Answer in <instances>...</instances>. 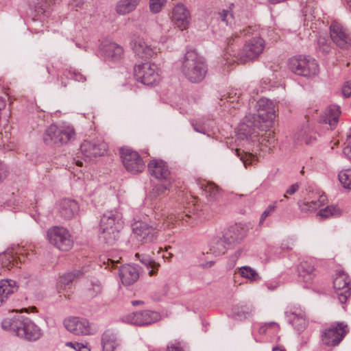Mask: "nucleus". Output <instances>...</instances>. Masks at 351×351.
I'll list each match as a JSON object with an SVG mask.
<instances>
[{
	"mask_svg": "<svg viewBox=\"0 0 351 351\" xmlns=\"http://www.w3.org/2000/svg\"><path fill=\"white\" fill-rule=\"evenodd\" d=\"M235 37L231 36L227 38L226 40V45L227 47L225 48L226 53L223 56L224 62L223 64H232V58H233L234 53V51L232 49L231 45H233Z\"/></svg>",
	"mask_w": 351,
	"mask_h": 351,
	"instance_id": "40",
	"label": "nucleus"
},
{
	"mask_svg": "<svg viewBox=\"0 0 351 351\" xmlns=\"http://www.w3.org/2000/svg\"><path fill=\"white\" fill-rule=\"evenodd\" d=\"M0 261L2 262L3 267H12L14 265V257L10 254V253H5L3 254H0Z\"/></svg>",
	"mask_w": 351,
	"mask_h": 351,
	"instance_id": "51",
	"label": "nucleus"
},
{
	"mask_svg": "<svg viewBox=\"0 0 351 351\" xmlns=\"http://www.w3.org/2000/svg\"><path fill=\"white\" fill-rule=\"evenodd\" d=\"M239 273L242 277L247 278L251 281H258L261 280V277L256 271L250 266L241 267L239 269Z\"/></svg>",
	"mask_w": 351,
	"mask_h": 351,
	"instance_id": "41",
	"label": "nucleus"
},
{
	"mask_svg": "<svg viewBox=\"0 0 351 351\" xmlns=\"http://www.w3.org/2000/svg\"><path fill=\"white\" fill-rule=\"evenodd\" d=\"M214 264H215V262L213 261H208V262H206L205 263L202 264V267L204 268H209V267H211Z\"/></svg>",
	"mask_w": 351,
	"mask_h": 351,
	"instance_id": "62",
	"label": "nucleus"
},
{
	"mask_svg": "<svg viewBox=\"0 0 351 351\" xmlns=\"http://www.w3.org/2000/svg\"><path fill=\"white\" fill-rule=\"evenodd\" d=\"M49 243L62 251H69L73 246L69 232L62 226H54L47 231Z\"/></svg>",
	"mask_w": 351,
	"mask_h": 351,
	"instance_id": "7",
	"label": "nucleus"
},
{
	"mask_svg": "<svg viewBox=\"0 0 351 351\" xmlns=\"http://www.w3.org/2000/svg\"><path fill=\"white\" fill-rule=\"evenodd\" d=\"M194 130L199 133H205V131L204 129H202L201 127H199L197 124H193Z\"/></svg>",
	"mask_w": 351,
	"mask_h": 351,
	"instance_id": "61",
	"label": "nucleus"
},
{
	"mask_svg": "<svg viewBox=\"0 0 351 351\" xmlns=\"http://www.w3.org/2000/svg\"><path fill=\"white\" fill-rule=\"evenodd\" d=\"M113 227L117 228V230L122 227V214L116 209L104 213L100 220V228Z\"/></svg>",
	"mask_w": 351,
	"mask_h": 351,
	"instance_id": "22",
	"label": "nucleus"
},
{
	"mask_svg": "<svg viewBox=\"0 0 351 351\" xmlns=\"http://www.w3.org/2000/svg\"><path fill=\"white\" fill-rule=\"evenodd\" d=\"M107 147V144L104 141H84L80 146V152L85 161H91L98 156H103L106 153Z\"/></svg>",
	"mask_w": 351,
	"mask_h": 351,
	"instance_id": "14",
	"label": "nucleus"
},
{
	"mask_svg": "<svg viewBox=\"0 0 351 351\" xmlns=\"http://www.w3.org/2000/svg\"><path fill=\"white\" fill-rule=\"evenodd\" d=\"M83 274L80 270H74L73 271L66 273L60 276L59 284L64 285V287H69V285L77 278L82 276Z\"/></svg>",
	"mask_w": 351,
	"mask_h": 351,
	"instance_id": "38",
	"label": "nucleus"
},
{
	"mask_svg": "<svg viewBox=\"0 0 351 351\" xmlns=\"http://www.w3.org/2000/svg\"><path fill=\"white\" fill-rule=\"evenodd\" d=\"M167 182V184H156L152 191L150 192V197L152 198H156L157 197L162 195L167 190H168L170 184V180Z\"/></svg>",
	"mask_w": 351,
	"mask_h": 351,
	"instance_id": "45",
	"label": "nucleus"
},
{
	"mask_svg": "<svg viewBox=\"0 0 351 351\" xmlns=\"http://www.w3.org/2000/svg\"><path fill=\"white\" fill-rule=\"evenodd\" d=\"M103 351H114L119 346L117 335L112 330H106L101 336Z\"/></svg>",
	"mask_w": 351,
	"mask_h": 351,
	"instance_id": "30",
	"label": "nucleus"
},
{
	"mask_svg": "<svg viewBox=\"0 0 351 351\" xmlns=\"http://www.w3.org/2000/svg\"><path fill=\"white\" fill-rule=\"evenodd\" d=\"M15 281L2 280L0 281V306L6 301L8 296L17 290Z\"/></svg>",
	"mask_w": 351,
	"mask_h": 351,
	"instance_id": "31",
	"label": "nucleus"
},
{
	"mask_svg": "<svg viewBox=\"0 0 351 351\" xmlns=\"http://www.w3.org/2000/svg\"><path fill=\"white\" fill-rule=\"evenodd\" d=\"M343 153L350 160H351V143H349V144L343 149Z\"/></svg>",
	"mask_w": 351,
	"mask_h": 351,
	"instance_id": "57",
	"label": "nucleus"
},
{
	"mask_svg": "<svg viewBox=\"0 0 351 351\" xmlns=\"http://www.w3.org/2000/svg\"><path fill=\"white\" fill-rule=\"evenodd\" d=\"M84 3V0H71V4L73 7L76 8H81Z\"/></svg>",
	"mask_w": 351,
	"mask_h": 351,
	"instance_id": "58",
	"label": "nucleus"
},
{
	"mask_svg": "<svg viewBox=\"0 0 351 351\" xmlns=\"http://www.w3.org/2000/svg\"><path fill=\"white\" fill-rule=\"evenodd\" d=\"M314 265L307 261H303L298 266V276L301 280L311 284L315 277Z\"/></svg>",
	"mask_w": 351,
	"mask_h": 351,
	"instance_id": "27",
	"label": "nucleus"
},
{
	"mask_svg": "<svg viewBox=\"0 0 351 351\" xmlns=\"http://www.w3.org/2000/svg\"><path fill=\"white\" fill-rule=\"evenodd\" d=\"M250 313V309L247 306L234 307L233 308V317L238 320H243Z\"/></svg>",
	"mask_w": 351,
	"mask_h": 351,
	"instance_id": "46",
	"label": "nucleus"
},
{
	"mask_svg": "<svg viewBox=\"0 0 351 351\" xmlns=\"http://www.w3.org/2000/svg\"><path fill=\"white\" fill-rule=\"evenodd\" d=\"M167 351H183V350L181 347L172 344L171 346H167Z\"/></svg>",
	"mask_w": 351,
	"mask_h": 351,
	"instance_id": "59",
	"label": "nucleus"
},
{
	"mask_svg": "<svg viewBox=\"0 0 351 351\" xmlns=\"http://www.w3.org/2000/svg\"><path fill=\"white\" fill-rule=\"evenodd\" d=\"M208 66L203 57L195 50H188L183 57L181 72L192 83H199L206 77Z\"/></svg>",
	"mask_w": 351,
	"mask_h": 351,
	"instance_id": "3",
	"label": "nucleus"
},
{
	"mask_svg": "<svg viewBox=\"0 0 351 351\" xmlns=\"http://www.w3.org/2000/svg\"><path fill=\"white\" fill-rule=\"evenodd\" d=\"M265 326L268 328V327H271V326H276L277 328L279 327L278 324L276 322H269V323H265Z\"/></svg>",
	"mask_w": 351,
	"mask_h": 351,
	"instance_id": "64",
	"label": "nucleus"
},
{
	"mask_svg": "<svg viewBox=\"0 0 351 351\" xmlns=\"http://www.w3.org/2000/svg\"><path fill=\"white\" fill-rule=\"evenodd\" d=\"M237 154L240 157L241 160L243 161V165L246 167L247 165L252 164V160L254 158V155L246 152H240L239 149L236 150Z\"/></svg>",
	"mask_w": 351,
	"mask_h": 351,
	"instance_id": "50",
	"label": "nucleus"
},
{
	"mask_svg": "<svg viewBox=\"0 0 351 351\" xmlns=\"http://www.w3.org/2000/svg\"><path fill=\"white\" fill-rule=\"evenodd\" d=\"M63 75H65L66 78H71L80 82H84L86 80V77L75 69L66 70Z\"/></svg>",
	"mask_w": 351,
	"mask_h": 351,
	"instance_id": "43",
	"label": "nucleus"
},
{
	"mask_svg": "<svg viewBox=\"0 0 351 351\" xmlns=\"http://www.w3.org/2000/svg\"><path fill=\"white\" fill-rule=\"evenodd\" d=\"M289 68L295 74L307 78L317 75L319 71V64L314 58L302 56L291 58Z\"/></svg>",
	"mask_w": 351,
	"mask_h": 351,
	"instance_id": "4",
	"label": "nucleus"
},
{
	"mask_svg": "<svg viewBox=\"0 0 351 351\" xmlns=\"http://www.w3.org/2000/svg\"><path fill=\"white\" fill-rule=\"evenodd\" d=\"M222 235L231 248L239 243L245 238L246 230L241 225L235 224L224 230L222 232Z\"/></svg>",
	"mask_w": 351,
	"mask_h": 351,
	"instance_id": "19",
	"label": "nucleus"
},
{
	"mask_svg": "<svg viewBox=\"0 0 351 351\" xmlns=\"http://www.w3.org/2000/svg\"><path fill=\"white\" fill-rule=\"evenodd\" d=\"M130 45L135 55L141 59H149L155 53L154 49L139 36L134 38L130 42Z\"/></svg>",
	"mask_w": 351,
	"mask_h": 351,
	"instance_id": "21",
	"label": "nucleus"
},
{
	"mask_svg": "<svg viewBox=\"0 0 351 351\" xmlns=\"http://www.w3.org/2000/svg\"><path fill=\"white\" fill-rule=\"evenodd\" d=\"M120 230L117 228H100L99 239L108 245H113L119 238Z\"/></svg>",
	"mask_w": 351,
	"mask_h": 351,
	"instance_id": "29",
	"label": "nucleus"
},
{
	"mask_svg": "<svg viewBox=\"0 0 351 351\" xmlns=\"http://www.w3.org/2000/svg\"><path fill=\"white\" fill-rule=\"evenodd\" d=\"M229 248H230V247L228 245L226 239H223L222 234L214 237L209 243L210 252L215 256L224 254Z\"/></svg>",
	"mask_w": 351,
	"mask_h": 351,
	"instance_id": "28",
	"label": "nucleus"
},
{
	"mask_svg": "<svg viewBox=\"0 0 351 351\" xmlns=\"http://www.w3.org/2000/svg\"><path fill=\"white\" fill-rule=\"evenodd\" d=\"M120 155L125 169L131 173H138L145 169V163L136 151L130 148H121Z\"/></svg>",
	"mask_w": 351,
	"mask_h": 351,
	"instance_id": "9",
	"label": "nucleus"
},
{
	"mask_svg": "<svg viewBox=\"0 0 351 351\" xmlns=\"http://www.w3.org/2000/svg\"><path fill=\"white\" fill-rule=\"evenodd\" d=\"M339 209L335 206H328L326 208L321 209L319 212V215L322 218H328L332 216H339Z\"/></svg>",
	"mask_w": 351,
	"mask_h": 351,
	"instance_id": "42",
	"label": "nucleus"
},
{
	"mask_svg": "<svg viewBox=\"0 0 351 351\" xmlns=\"http://www.w3.org/2000/svg\"><path fill=\"white\" fill-rule=\"evenodd\" d=\"M349 332L348 326L344 322L332 323L322 332V341L326 346H338Z\"/></svg>",
	"mask_w": 351,
	"mask_h": 351,
	"instance_id": "6",
	"label": "nucleus"
},
{
	"mask_svg": "<svg viewBox=\"0 0 351 351\" xmlns=\"http://www.w3.org/2000/svg\"><path fill=\"white\" fill-rule=\"evenodd\" d=\"M101 285L97 280L91 282L90 287L87 289V295L90 298H95L101 291Z\"/></svg>",
	"mask_w": 351,
	"mask_h": 351,
	"instance_id": "47",
	"label": "nucleus"
},
{
	"mask_svg": "<svg viewBox=\"0 0 351 351\" xmlns=\"http://www.w3.org/2000/svg\"><path fill=\"white\" fill-rule=\"evenodd\" d=\"M330 35L331 40L340 49H348L351 47V34L341 24L332 23L330 26Z\"/></svg>",
	"mask_w": 351,
	"mask_h": 351,
	"instance_id": "12",
	"label": "nucleus"
},
{
	"mask_svg": "<svg viewBox=\"0 0 351 351\" xmlns=\"http://www.w3.org/2000/svg\"><path fill=\"white\" fill-rule=\"evenodd\" d=\"M75 135L71 127L51 125L43 134V141L48 145L60 146L68 143Z\"/></svg>",
	"mask_w": 351,
	"mask_h": 351,
	"instance_id": "5",
	"label": "nucleus"
},
{
	"mask_svg": "<svg viewBox=\"0 0 351 351\" xmlns=\"http://www.w3.org/2000/svg\"><path fill=\"white\" fill-rule=\"evenodd\" d=\"M340 114L339 106H331L326 109L324 114L320 117L319 122L328 124L330 129L333 130L337 124Z\"/></svg>",
	"mask_w": 351,
	"mask_h": 351,
	"instance_id": "26",
	"label": "nucleus"
},
{
	"mask_svg": "<svg viewBox=\"0 0 351 351\" xmlns=\"http://www.w3.org/2000/svg\"><path fill=\"white\" fill-rule=\"evenodd\" d=\"M1 327L4 330L28 341H36L43 335L40 327L25 316L5 318L1 322Z\"/></svg>",
	"mask_w": 351,
	"mask_h": 351,
	"instance_id": "1",
	"label": "nucleus"
},
{
	"mask_svg": "<svg viewBox=\"0 0 351 351\" xmlns=\"http://www.w3.org/2000/svg\"><path fill=\"white\" fill-rule=\"evenodd\" d=\"M167 0H149V8L153 13H158Z\"/></svg>",
	"mask_w": 351,
	"mask_h": 351,
	"instance_id": "49",
	"label": "nucleus"
},
{
	"mask_svg": "<svg viewBox=\"0 0 351 351\" xmlns=\"http://www.w3.org/2000/svg\"><path fill=\"white\" fill-rule=\"evenodd\" d=\"M136 256L138 258L140 262L144 265L149 270V275L153 276L156 274L158 267L160 265L156 263L149 256L139 254H136Z\"/></svg>",
	"mask_w": 351,
	"mask_h": 351,
	"instance_id": "37",
	"label": "nucleus"
},
{
	"mask_svg": "<svg viewBox=\"0 0 351 351\" xmlns=\"http://www.w3.org/2000/svg\"><path fill=\"white\" fill-rule=\"evenodd\" d=\"M286 315L289 317V322L299 332L303 331L306 328L307 322L303 313L286 312Z\"/></svg>",
	"mask_w": 351,
	"mask_h": 351,
	"instance_id": "33",
	"label": "nucleus"
},
{
	"mask_svg": "<svg viewBox=\"0 0 351 351\" xmlns=\"http://www.w3.org/2000/svg\"><path fill=\"white\" fill-rule=\"evenodd\" d=\"M119 276L123 285L130 286L138 279L139 271L137 267L128 264L119 268Z\"/></svg>",
	"mask_w": 351,
	"mask_h": 351,
	"instance_id": "24",
	"label": "nucleus"
},
{
	"mask_svg": "<svg viewBox=\"0 0 351 351\" xmlns=\"http://www.w3.org/2000/svg\"><path fill=\"white\" fill-rule=\"evenodd\" d=\"M300 188V184L296 182L291 185L286 191V193L284 195V197L287 198V194L293 195Z\"/></svg>",
	"mask_w": 351,
	"mask_h": 351,
	"instance_id": "55",
	"label": "nucleus"
},
{
	"mask_svg": "<svg viewBox=\"0 0 351 351\" xmlns=\"http://www.w3.org/2000/svg\"><path fill=\"white\" fill-rule=\"evenodd\" d=\"M257 116L258 121L271 123L276 117L275 104L273 101L261 98L257 101Z\"/></svg>",
	"mask_w": 351,
	"mask_h": 351,
	"instance_id": "17",
	"label": "nucleus"
},
{
	"mask_svg": "<svg viewBox=\"0 0 351 351\" xmlns=\"http://www.w3.org/2000/svg\"><path fill=\"white\" fill-rule=\"evenodd\" d=\"M190 14L182 4L176 5L173 10L172 21L181 30L186 29L189 24Z\"/></svg>",
	"mask_w": 351,
	"mask_h": 351,
	"instance_id": "23",
	"label": "nucleus"
},
{
	"mask_svg": "<svg viewBox=\"0 0 351 351\" xmlns=\"http://www.w3.org/2000/svg\"><path fill=\"white\" fill-rule=\"evenodd\" d=\"M260 121H257L254 114H248L245 117L243 121L237 128L238 138L241 140H249L254 141V138L258 136V124Z\"/></svg>",
	"mask_w": 351,
	"mask_h": 351,
	"instance_id": "10",
	"label": "nucleus"
},
{
	"mask_svg": "<svg viewBox=\"0 0 351 351\" xmlns=\"http://www.w3.org/2000/svg\"><path fill=\"white\" fill-rule=\"evenodd\" d=\"M8 173L6 165L0 162V183L6 178Z\"/></svg>",
	"mask_w": 351,
	"mask_h": 351,
	"instance_id": "54",
	"label": "nucleus"
},
{
	"mask_svg": "<svg viewBox=\"0 0 351 351\" xmlns=\"http://www.w3.org/2000/svg\"><path fill=\"white\" fill-rule=\"evenodd\" d=\"M218 16V19L223 22L226 25H231L234 21L233 14L229 10H223L219 12Z\"/></svg>",
	"mask_w": 351,
	"mask_h": 351,
	"instance_id": "48",
	"label": "nucleus"
},
{
	"mask_svg": "<svg viewBox=\"0 0 351 351\" xmlns=\"http://www.w3.org/2000/svg\"><path fill=\"white\" fill-rule=\"evenodd\" d=\"M64 326L67 330L76 335H87L90 334L89 322L78 317H69L64 320Z\"/></svg>",
	"mask_w": 351,
	"mask_h": 351,
	"instance_id": "16",
	"label": "nucleus"
},
{
	"mask_svg": "<svg viewBox=\"0 0 351 351\" xmlns=\"http://www.w3.org/2000/svg\"><path fill=\"white\" fill-rule=\"evenodd\" d=\"M6 102L5 99L0 97V111L3 109L5 106Z\"/></svg>",
	"mask_w": 351,
	"mask_h": 351,
	"instance_id": "63",
	"label": "nucleus"
},
{
	"mask_svg": "<svg viewBox=\"0 0 351 351\" xmlns=\"http://www.w3.org/2000/svg\"><path fill=\"white\" fill-rule=\"evenodd\" d=\"M350 278L343 271H338L333 280V288L339 302L344 304L351 295Z\"/></svg>",
	"mask_w": 351,
	"mask_h": 351,
	"instance_id": "11",
	"label": "nucleus"
},
{
	"mask_svg": "<svg viewBox=\"0 0 351 351\" xmlns=\"http://www.w3.org/2000/svg\"><path fill=\"white\" fill-rule=\"evenodd\" d=\"M342 93L345 97H349L351 95V81L347 82L344 84Z\"/></svg>",
	"mask_w": 351,
	"mask_h": 351,
	"instance_id": "56",
	"label": "nucleus"
},
{
	"mask_svg": "<svg viewBox=\"0 0 351 351\" xmlns=\"http://www.w3.org/2000/svg\"><path fill=\"white\" fill-rule=\"evenodd\" d=\"M274 143V139H268L266 141V137H261V144H264L265 145H267V143H268L269 145Z\"/></svg>",
	"mask_w": 351,
	"mask_h": 351,
	"instance_id": "60",
	"label": "nucleus"
},
{
	"mask_svg": "<svg viewBox=\"0 0 351 351\" xmlns=\"http://www.w3.org/2000/svg\"><path fill=\"white\" fill-rule=\"evenodd\" d=\"M244 36L252 35L250 39L237 54L232 58V62L245 64L247 61L256 59L263 51L265 41L261 37L256 27L248 26L241 32Z\"/></svg>",
	"mask_w": 351,
	"mask_h": 351,
	"instance_id": "2",
	"label": "nucleus"
},
{
	"mask_svg": "<svg viewBox=\"0 0 351 351\" xmlns=\"http://www.w3.org/2000/svg\"><path fill=\"white\" fill-rule=\"evenodd\" d=\"M55 0H28L29 8L37 13V15L45 13L48 5Z\"/></svg>",
	"mask_w": 351,
	"mask_h": 351,
	"instance_id": "36",
	"label": "nucleus"
},
{
	"mask_svg": "<svg viewBox=\"0 0 351 351\" xmlns=\"http://www.w3.org/2000/svg\"><path fill=\"white\" fill-rule=\"evenodd\" d=\"M276 202H274L273 204L268 206L267 208L263 211L260 218L259 225L263 224L266 218L274 212L276 208Z\"/></svg>",
	"mask_w": 351,
	"mask_h": 351,
	"instance_id": "52",
	"label": "nucleus"
},
{
	"mask_svg": "<svg viewBox=\"0 0 351 351\" xmlns=\"http://www.w3.org/2000/svg\"><path fill=\"white\" fill-rule=\"evenodd\" d=\"M315 49L318 53H321L322 55L326 56L331 51V43L326 37L319 36L317 38Z\"/></svg>",
	"mask_w": 351,
	"mask_h": 351,
	"instance_id": "39",
	"label": "nucleus"
},
{
	"mask_svg": "<svg viewBox=\"0 0 351 351\" xmlns=\"http://www.w3.org/2000/svg\"><path fill=\"white\" fill-rule=\"evenodd\" d=\"M100 49L106 58L114 61L120 60L123 55V47L115 43L104 42Z\"/></svg>",
	"mask_w": 351,
	"mask_h": 351,
	"instance_id": "25",
	"label": "nucleus"
},
{
	"mask_svg": "<svg viewBox=\"0 0 351 351\" xmlns=\"http://www.w3.org/2000/svg\"><path fill=\"white\" fill-rule=\"evenodd\" d=\"M147 169L149 173L156 179L165 181H169L171 179L169 167L162 160H152L147 165Z\"/></svg>",
	"mask_w": 351,
	"mask_h": 351,
	"instance_id": "18",
	"label": "nucleus"
},
{
	"mask_svg": "<svg viewBox=\"0 0 351 351\" xmlns=\"http://www.w3.org/2000/svg\"><path fill=\"white\" fill-rule=\"evenodd\" d=\"M200 189L202 195H205L209 202L217 199L219 195L218 187L212 182H203L200 183Z\"/></svg>",
	"mask_w": 351,
	"mask_h": 351,
	"instance_id": "32",
	"label": "nucleus"
},
{
	"mask_svg": "<svg viewBox=\"0 0 351 351\" xmlns=\"http://www.w3.org/2000/svg\"><path fill=\"white\" fill-rule=\"evenodd\" d=\"M141 0H119L116 6L119 14L125 15L134 11Z\"/></svg>",
	"mask_w": 351,
	"mask_h": 351,
	"instance_id": "34",
	"label": "nucleus"
},
{
	"mask_svg": "<svg viewBox=\"0 0 351 351\" xmlns=\"http://www.w3.org/2000/svg\"><path fill=\"white\" fill-rule=\"evenodd\" d=\"M133 233L136 239L142 243H152L156 241L158 230L153 225L144 221H137L133 225Z\"/></svg>",
	"mask_w": 351,
	"mask_h": 351,
	"instance_id": "13",
	"label": "nucleus"
},
{
	"mask_svg": "<svg viewBox=\"0 0 351 351\" xmlns=\"http://www.w3.org/2000/svg\"><path fill=\"white\" fill-rule=\"evenodd\" d=\"M339 182L345 189H351V171H341L338 176Z\"/></svg>",
	"mask_w": 351,
	"mask_h": 351,
	"instance_id": "44",
	"label": "nucleus"
},
{
	"mask_svg": "<svg viewBox=\"0 0 351 351\" xmlns=\"http://www.w3.org/2000/svg\"><path fill=\"white\" fill-rule=\"evenodd\" d=\"M156 69V65L145 62L134 66V75L137 81L147 86H152L160 80Z\"/></svg>",
	"mask_w": 351,
	"mask_h": 351,
	"instance_id": "8",
	"label": "nucleus"
},
{
	"mask_svg": "<svg viewBox=\"0 0 351 351\" xmlns=\"http://www.w3.org/2000/svg\"><path fill=\"white\" fill-rule=\"evenodd\" d=\"M325 196H319L317 200H312L310 202H298V206L302 212L308 213L315 210L320 207L326 201Z\"/></svg>",
	"mask_w": 351,
	"mask_h": 351,
	"instance_id": "35",
	"label": "nucleus"
},
{
	"mask_svg": "<svg viewBox=\"0 0 351 351\" xmlns=\"http://www.w3.org/2000/svg\"><path fill=\"white\" fill-rule=\"evenodd\" d=\"M58 209L60 216L64 219L69 220L75 217L78 214L80 206L75 200L65 198L60 202Z\"/></svg>",
	"mask_w": 351,
	"mask_h": 351,
	"instance_id": "20",
	"label": "nucleus"
},
{
	"mask_svg": "<svg viewBox=\"0 0 351 351\" xmlns=\"http://www.w3.org/2000/svg\"><path fill=\"white\" fill-rule=\"evenodd\" d=\"M159 315L155 311H143L124 316L123 322L136 326L149 325L158 319Z\"/></svg>",
	"mask_w": 351,
	"mask_h": 351,
	"instance_id": "15",
	"label": "nucleus"
},
{
	"mask_svg": "<svg viewBox=\"0 0 351 351\" xmlns=\"http://www.w3.org/2000/svg\"><path fill=\"white\" fill-rule=\"evenodd\" d=\"M66 346L73 348L76 351H90L87 346L77 342H67Z\"/></svg>",
	"mask_w": 351,
	"mask_h": 351,
	"instance_id": "53",
	"label": "nucleus"
}]
</instances>
